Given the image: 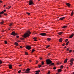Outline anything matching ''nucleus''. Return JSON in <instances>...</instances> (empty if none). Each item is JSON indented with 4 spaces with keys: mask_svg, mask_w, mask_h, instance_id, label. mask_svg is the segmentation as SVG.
I'll use <instances>...</instances> for the list:
<instances>
[{
    "mask_svg": "<svg viewBox=\"0 0 74 74\" xmlns=\"http://www.w3.org/2000/svg\"><path fill=\"white\" fill-rule=\"evenodd\" d=\"M26 49H28V50H30L31 49V47L30 46H27L26 47Z\"/></svg>",
    "mask_w": 74,
    "mask_h": 74,
    "instance_id": "nucleus-6",
    "label": "nucleus"
},
{
    "mask_svg": "<svg viewBox=\"0 0 74 74\" xmlns=\"http://www.w3.org/2000/svg\"><path fill=\"white\" fill-rule=\"evenodd\" d=\"M40 60H41V59H42V58H40Z\"/></svg>",
    "mask_w": 74,
    "mask_h": 74,
    "instance_id": "nucleus-56",
    "label": "nucleus"
},
{
    "mask_svg": "<svg viewBox=\"0 0 74 74\" xmlns=\"http://www.w3.org/2000/svg\"><path fill=\"white\" fill-rule=\"evenodd\" d=\"M69 41H68L66 43V45H68V44H69Z\"/></svg>",
    "mask_w": 74,
    "mask_h": 74,
    "instance_id": "nucleus-24",
    "label": "nucleus"
},
{
    "mask_svg": "<svg viewBox=\"0 0 74 74\" xmlns=\"http://www.w3.org/2000/svg\"><path fill=\"white\" fill-rule=\"evenodd\" d=\"M30 70V69L29 68H27V69L26 70V71H25V73H29V71Z\"/></svg>",
    "mask_w": 74,
    "mask_h": 74,
    "instance_id": "nucleus-5",
    "label": "nucleus"
},
{
    "mask_svg": "<svg viewBox=\"0 0 74 74\" xmlns=\"http://www.w3.org/2000/svg\"><path fill=\"white\" fill-rule=\"evenodd\" d=\"M12 25V23H10V25H9L10 26H11Z\"/></svg>",
    "mask_w": 74,
    "mask_h": 74,
    "instance_id": "nucleus-43",
    "label": "nucleus"
},
{
    "mask_svg": "<svg viewBox=\"0 0 74 74\" xmlns=\"http://www.w3.org/2000/svg\"><path fill=\"white\" fill-rule=\"evenodd\" d=\"M38 66V67H39V68H40V67H41V65H40Z\"/></svg>",
    "mask_w": 74,
    "mask_h": 74,
    "instance_id": "nucleus-35",
    "label": "nucleus"
},
{
    "mask_svg": "<svg viewBox=\"0 0 74 74\" xmlns=\"http://www.w3.org/2000/svg\"><path fill=\"white\" fill-rule=\"evenodd\" d=\"M2 63H3V62L0 60V64H2Z\"/></svg>",
    "mask_w": 74,
    "mask_h": 74,
    "instance_id": "nucleus-27",
    "label": "nucleus"
},
{
    "mask_svg": "<svg viewBox=\"0 0 74 74\" xmlns=\"http://www.w3.org/2000/svg\"><path fill=\"white\" fill-rule=\"evenodd\" d=\"M34 41H37V40L36 39H34Z\"/></svg>",
    "mask_w": 74,
    "mask_h": 74,
    "instance_id": "nucleus-48",
    "label": "nucleus"
},
{
    "mask_svg": "<svg viewBox=\"0 0 74 74\" xmlns=\"http://www.w3.org/2000/svg\"><path fill=\"white\" fill-rule=\"evenodd\" d=\"M67 69H69V67H67Z\"/></svg>",
    "mask_w": 74,
    "mask_h": 74,
    "instance_id": "nucleus-61",
    "label": "nucleus"
},
{
    "mask_svg": "<svg viewBox=\"0 0 74 74\" xmlns=\"http://www.w3.org/2000/svg\"><path fill=\"white\" fill-rule=\"evenodd\" d=\"M73 62H71V64H70V65L71 64V65H73Z\"/></svg>",
    "mask_w": 74,
    "mask_h": 74,
    "instance_id": "nucleus-42",
    "label": "nucleus"
},
{
    "mask_svg": "<svg viewBox=\"0 0 74 74\" xmlns=\"http://www.w3.org/2000/svg\"><path fill=\"white\" fill-rule=\"evenodd\" d=\"M14 44L16 46H18V43L17 42H15Z\"/></svg>",
    "mask_w": 74,
    "mask_h": 74,
    "instance_id": "nucleus-16",
    "label": "nucleus"
},
{
    "mask_svg": "<svg viewBox=\"0 0 74 74\" xmlns=\"http://www.w3.org/2000/svg\"><path fill=\"white\" fill-rule=\"evenodd\" d=\"M3 11H4V12H6V10H3Z\"/></svg>",
    "mask_w": 74,
    "mask_h": 74,
    "instance_id": "nucleus-53",
    "label": "nucleus"
},
{
    "mask_svg": "<svg viewBox=\"0 0 74 74\" xmlns=\"http://www.w3.org/2000/svg\"><path fill=\"white\" fill-rule=\"evenodd\" d=\"M35 72L36 73H40V71L39 70L38 71H36Z\"/></svg>",
    "mask_w": 74,
    "mask_h": 74,
    "instance_id": "nucleus-20",
    "label": "nucleus"
},
{
    "mask_svg": "<svg viewBox=\"0 0 74 74\" xmlns=\"http://www.w3.org/2000/svg\"><path fill=\"white\" fill-rule=\"evenodd\" d=\"M68 40H69V39H66L65 40V42H67V41H68Z\"/></svg>",
    "mask_w": 74,
    "mask_h": 74,
    "instance_id": "nucleus-33",
    "label": "nucleus"
},
{
    "mask_svg": "<svg viewBox=\"0 0 74 74\" xmlns=\"http://www.w3.org/2000/svg\"><path fill=\"white\" fill-rule=\"evenodd\" d=\"M69 48H67V51H69Z\"/></svg>",
    "mask_w": 74,
    "mask_h": 74,
    "instance_id": "nucleus-51",
    "label": "nucleus"
},
{
    "mask_svg": "<svg viewBox=\"0 0 74 74\" xmlns=\"http://www.w3.org/2000/svg\"><path fill=\"white\" fill-rule=\"evenodd\" d=\"M34 51H35V50L34 49H32V53H33V52H34Z\"/></svg>",
    "mask_w": 74,
    "mask_h": 74,
    "instance_id": "nucleus-22",
    "label": "nucleus"
},
{
    "mask_svg": "<svg viewBox=\"0 0 74 74\" xmlns=\"http://www.w3.org/2000/svg\"><path fill=\"white\" fill-rule=\"evenodd\" d=\"M74 61V59L72 58L70 60V62H73Z\"/></svg>",
    "mask_w": 74,
    "mask_h": 74,
    "instance_id": "nucleus-15",
    "label": "nucleus"
},
{
    "mask_svg": "<svg viewBox=\"0 0 74 74\" xmlns=\"http://www.w3.org/2000/svg\"><path fill=\"white\" fill-rule=\"evenodd\" d=\"M72 51V50H70V51H69V52L70 53V52H71Z\"/></svg>",
    "mask_w": 74,
    "mask_h": 74,
    "instance_id": "nucleus-47",
    "label": "nucleus"
},
{
    "mask_svg": "<svg viewBox=\"0 0 74 74\" xmlns=\"http://www.w3.org/2000/svg\"><path fill=\"white\" fill-rule=\"evenodd\" d=\"M4 15H5V16H7V14L6 13H4Z\"/></svg>",
    "mask_w": 74,
    "mask_h": 74,
    "instance_id": "nucleus-40",
    "label": "nucleus"
},
{
    "mask_svg": "<svg viewBox=\"0 0 74 74\" xmlns=\"http://www.w3.org/2000/svg\"><path fill=\"white\" fill-rule=\"evenodd\" d=\"M49 45H47L46 47V48H49Z\"/></svg>",
    "mask_w": 74,
    "mask_h": 74,
    "instance_id": "nucleus-29",
    "label": "nucleus"
},
{
    "mask_svg": "<svg viewBox=\"0 0 74 74\" xmlns=\"http://www.w3.org/2000/svg\"><path fill=\"white\" fill-rule=\"evenodd\" d=\"M66 5H67L68 6V7H70V6L71 5L69 3H66Z\"/></svg>",
    "mask_w": 74,
    "mask_h": 74,
    "instance_id": "nucleus-9",
    "label": "nucleus"
},
{
    "mask_svg": "<svg viewBox=\"0 0 74 74\" xmlns=\"http://www.w3.org/2000/svg\"><path fill=\"white\" fill-rule=\"evenodd\" d=\"M26 14H28V15H29L30 14V13L28 12H26Z\"/></svg>",
    "mask_w": 74,
    "mask_h": 74,
    "instance_id": "nucleus-34",
    "label": "nucleus"
},
{
    "mask_svg": "<svg viewBox=\"0 0 74 74\" xmlns=\"http://www.w3.org/2000/svg\"><path fill=\"white\" fill-rule=\"evenodd\" d=\"M73 36H74V34H73L71 35V36H69V38H71L73 37Z\"/></svg>",
    "mask_w": 74,
    "mask_h": 74,
    "instance_id": "nucleus-11",
    "label": "nucleus"
},
{
    "mask_svg": "<svg viewBox=\"0 0 74 74\" xmlns=\"http://www.w3.org/2000/svg\"><path fill=\"white\" fill-rule=\"evenodd\" d=\"M73 12H74L73 11H72V12L71 13V16H73Z\"/></svg>",
    "mask_w": 74,
    "mask_h": 74,
    "instance_id": "nucleus-25",
    "label": "nucleus"
},
{
    "mask_svg": "<svg viewBox=\"0 0 74 74\" xmlns=\"http://www.w3.org/2000/svg\"><path fill=\"white\" fill-rule=\"evenodd\" d=\"M16 38H19V36H16Z\"/></svg>",
    "mask_w": 74,
    "mask_h": 74,
    "instance_id": "nucleus-39",
    "label": "nucleus"
},
{
    "mask_svg": "<svg viewBox=\"0 0 74 74\" xmlns=\"http://www.w3.org/2000/svg\"><path fill=\"white\" fill-rule=\"evenodd\" d=\"M30 34H31V32H30L29 31H28L23 36V37H24V38H26V37H29Z\"/></svg>",
    "mask_w": 74,
    "mask_h": 74,
    "instance_id": "nucleus-1",
    "label": "nucleus"
},
{
    "mask_svg": "<svg viewBox=\"0 0 74 74\" xmlns=\"http://www.w3.org/2000/svg\"><path fill=\"white\" fill-rule=\"evenodd\" d=\"M3 23H4V21H3L1 22V25H3Z\"/></svg>",
    "mask_w": 74,
    "mask_h": 74,
    "instance_id": "nucleus-28",
    "label": "nucleus"
},
{
    "mask_svg": "<svg viewBox=\"0 0 74 74\" xmlns=\"http://www.w3.org/2000/svg\"><path fill=\"white\" fill-rule=\"evenodd\" d=\"M19 66H22V65L20 64V65H19Z\"/></svg>",
    "mask_w": 74,
    "mask_h": 74,
    "instance_id": "nucleus-57",
    "label": "nucleus"
},
{
    "mask_svg": "<svg viewBox=\"0 0 74 74\" xmlns=\"http://www.w3.org/2000/svg\"><path fill=\"white\" fill-rule=\"evenodd\" d=\"M21 40H24V38H21Z\"/></svg>",
    "mask_w": 74,
    "mask_h": 74,
    "instance_id": "nucleus-45",
    "label": "nucleus"
},
{
    "mask_svg": "<svg viewBox=\"0 0 74 74\" xmlns=\"http://www.w3.org/2000/svg\"><path fill=\"white\" fill-rule=\"evenodd\" d=\"M67 27V26L66 25L64 26L63 27H62V29H64V28H66V27Z\"/></svg>",
    "mask_w": 74,
    "mask_h": 74,
    "instance_id": "nucleus-17",
    "label": "nucleus"
},
{
    "mask_svg": "<svg viewBox=\"0 0 74 74\" xmlns=\"http://www.w3.org/2000/svg\"><path fill=\"white\" fill-rule=\"evenodd\" d=\"M3 7H5V5H4Z\"/></svg>",
    "mask_w": 74,
    "mask_h": 74,
    "instance_id": "nucleus-59",
    "label": "nucleus"
},
{
    "mask_svg": "<svg viewBox=\"0 0 74 74\" xmlns=\"http://www.w3.org/2000/svg\"><path fill=\"white\" fill-rule=\"evenodd\" d=\"M4 42L5 43V44H7V41H5Z\"/></svg>",
    "mask_w": 74,
    "mask_h": 74,
    "instance_id": "nucleus-38",
    "label": "nucleus"
},
{
    "mask_svg": "<svg viewBox=\"0 0 74 74\" xmlns=\"http://www.w3.org/2000/svg\"><path fill=\"white\" fill-rule=\"evenodd\" d=\"M63 41V39L60 38L59 39V42H62Z\"/></svg>",
    "mask_w": 74,
    "mask_h": 74,
    "instance_id": "nucleus-12",
    "label": "nucleus"
},
{
    "mask_svg": "<svg viewBox=\"0 0 74 74\" xmlns=\"http://www.w3.org/2000/svg\"><path fill=\"white\" fill-rule=\"evenodd\" d=\"M33 39H37V38L36 37H34L33 38Z\"/></svg>",
    "mask_w": 74,
    "mask_h": 74,
    "instance_id": "nucleus-41",
    "label": "nucleus"
},
{
    "mask_svg": "<svg viewBox=\"0 0 74 74\" xmlns=\"http://www.w3.org/2000/svg\"><path fill=\"white\" fill-rule=\"evenodd\" d=\"M51 40V39L50 38H49L47 39V41H50Z\"/></svg>",
    "mask_w": 74,
    "mask_h": 74,
    "instance_id": "nucleus-19",
    "label": "nucleus"
},
{
    "mask_svg": "<svg viewBox=\"0 0 74 74\" xmlns=\"http://www.w3.org/2000/svg\"><path fill=\"white\" fill-rule=\"evenodd\" d=\"M73 74H74V72H73Z\"/></svg>",
    "mask_w": 74,
    "mask_h": 74,
    "instance_id": "nucleus-62",
    "label": "nucleus"
},
{
    "mask_svg": "<svg viewBox=\"0 0 74 74\" xmlns=\"http://www.w3.org/2000/svg\"><path fill=\"white\" fill-rule=\"evenodd\" d=\"M25 53L26 55H28V53H27V52H25Z\"/></svg>",
    "mask_w": 74,
    "mask_h": 74,
    "instance_id": "nucleus-26",
    "label": "nucleus"
},
{
    "mask_svg": "<svg viewBox=\"0 0 74 74\" xmlns=\"http://www.w3.org/2000/svg\"><path fill=\"white\" fill-rule=\"evenodd\" d=\"M52 65H53V66H54L55 64H54V63H52L51 64L49 65V66H52Z\"/></svg>",
    "mask_w": 74,
    "mask_h": 74,
    "instance_id": "nucleus-18",
    "label": "nucleus"
},
{
    "mask_svg": "<svg viewBox=\"0 0 74 74\" xmlns=\"http://www.w3.org/2000/svg\"><path fill=\"white\" fill-rule=\"evenodd\" d=\"M50 73V71H48L47 73V74H49Z\"/></svg>",
    "mask_w": 74,
    "mask_h": 74,
    "instance_id": "nucleus-49",
    "label": "nucleus"
},
{
    "mask_svg": "<svg viewBox=\"0 0 74 74\" xmlns=\"http://www.w3.org/2000/svg\"><path fill=\"white\" fill-rule=\"evenodd\" d=\"M21 72V70H20L18 71V73H19Z\"/></svg>",
    "mask_w": 74,
    "mask_h": 74,
    "instance_id": "nucleus-37",
    "label": "nucleus"
},
{
    "mask_svg": "<svg viewBox=\"0 0 74 74\" xmlns=\"http://www.w3.org/2000/svg\"><path fill=\"white\" fill-rule=\"evenodd\" d=\"M11 7V6H10L8 8V10H9V9H10V8Z\"/></svg>",
    "mask_w": 74,
    "mask_h": 74,
    "instance_id": "nucleus-50",
    "label": "nucleus"
},
{
    "mask_svg": "<svg viewBox=\"0 0 74 74\" xmlns=\"http://www.w3.org/2000/svg\"><path fill=\"white\" fill-rule=\"evenodd\" d=\"M56 66H54V67L53 68V70H56Z\"/></svg>",
    "mask_w": 74,
    "mask_h": 74,
    "instance_id": "nucleus-30",
    "label": "nucleus"
},
{
    "mask_svg": "<svg viewBox=\"0 0 74 74\" xmlns=\"http://www.w3.org/2000/svg\"><path fill=\"white\" fill-rule=\"evenodd\" d=\"M10 69H12V66L11 64H9L8 65Z\"/></svg>",
    "mask_w": 74,
    "mask_h": 74,
    "instance_id": "nucleus-8",
    "label": "nucleus"
},
{
    "mask_svg": "<svg viewBox=\"0 0 74 74\" xmlns=\"http://www.w3.org/2000/svg\"><path fill=\"white\" fill-rule=\"evenodd\" d=\"M57 64H61V62H58L57 63Z\"/></svg>",
    "mask_w": 74,
    "mask_h": 74,
    "instance_id": "nucleus-31",
    "label": "nucleus"
},
{
    "mask_svg": "<svg viewBox=\"0 0 74 74\" xmlns=\"http://www.w3.org/2000/svg\"><path fill=\"white\" fill-rule=\"evenodd\" d=\"M47 34L46 33H41L40 34V35L42 36H45V35Z\"/></svg>",
    "mask_w": 74,
    "mask_h": 74,
    "instance_id": "nucleus-7",
    "label": "nucleus"
},
{
    "mask_svg": "<svg viewBox=\"0 0 74 74\" xmlns=\"http://www.w3.org/2000/svg\"><path fill=\"white\" fill-rule=\"evenodd\" d=\"M1 17V15L0 14V18Z\"/></svg>",
    "mask_w": 74,
    "mask_h": 74,
    "instance_id": "nucleus-58",
    "label": "nucleus"
},
{
    "mask_svg": "<svg viewBox=\"0 0 74 74\" xmlns=\"http://www.w3.org/2000/svg\"><path fill=\"white\" fill-rule=\"evenodd\" d=\"M20 48H23V47H22L21 46H20Z\"/></svg>",
    "mask_w": 74,
    "mask_h": 74,
    "instance_id": "nucleus-44",
    "label": "nucleus"
},
{
    "mask_svg": "<svg viewBox=\"0 0 74 74\" xmlns=\"http://www.w3.org/2000/svg\"><path fill=\"white\" fill-rule=\"evenodd\" d=\"M10 34L11 35H12V36H13L14 35H15V36H16L18 34L16 33L15 32H12Z\"/></svg>",
    "mask_w": 74,
    "mask_h": 74,
    "instance_id": "nucleus-4",
    "label": "nucleus"
},
{
    "mask_svg": "<svg viewBox=\"0 0 74 74\" xmlns=\"http://www.w3.org/2000/svg\"><path fill=\"white\" fill-rule=\"evenodd\" d=\"M64 48H66V46L65 47H64Z\"/></svg>",
    "mask_w": 74,
    "mask_h": 74,
    "instance_id": "nucleus-60",
    "label": "nucleus"
},
{
    "mask_svg": "<svg viewBox=\"0 0 74 74\" xmlns=\"http://www.w3.org/2000/svg\"><path fill=\"white\" fill-rule=\"evenodd\" d=\"M44 62L42 61V65H44Z\"/></svg>",
    "mask_w": 74,
    "mask_h": 74,
    "instance_id": "nucleus-36",
    "label": "nucleus"
},
{
    "mask_svg": "<svg viewBox=\"0 0 74 74\" xmlns=\"http://www.w3.org/2000/svg\"><path fill=\"white\" fill-rule=\"evenodd\" d=\"M50 55V54L49 53V55Z\"/></svg>",
    "mask_w": 74,
    "mask_h": 74,
    "instance_id": "nucleus-63",
    "label": "nucleus"
},
{
    "mask_svg": "<svg viewBox=\"0 0 74 74\" xmlns=\"http://www.w3.org/2000/svg\"><path fill=\"white\" fill-rule=\"evenodd\" d=\"M58 73H60L62 71V69H59L58 70Z\"/></svg>",
    "mask_w": 74,
    "mask_h": 74,
    "instance_id": "nucleus-14",
    "label": "nucleus"
},
{
    "mask_svg": "<svg viewBox=\"0 0 74 74\" xmlns=\"http://www.w3.org/2000/svg\"><path fill=\"white\" fill-rule=\"evenodd\" d=\"M62 33H63V32H59L58 34H59V35H61V34H62Z\"/></svg>",
    "mask_w": 74,
    "mask_h": 74,
    "instance_id": "nucleus-21",
    "label": "nucleus"
},
{
    "mask_svg": "<svg viewBox=\"0 0 74 74\" xmlns=\"http://www.w3.org/2000/svg\"><path fill=\"white\" fill-rule=\"evenodd\" d=\"M56 74H58V73H56Z\"/></svg>",
    "mask_w": 74,
    "mask_h": 74,
    "instance_id": "nucleus-64",
    "label": "nucleus"
},
{
    "mask_svg": "<svg viewBox=\"0 0 74 74\" xmlns=\"http://www.w3.org/2000/svg\"><path fill=\"white\" fill-rule=\"evenodd\" d=\"M62 45H63V46H64V45H65V43H63Z\"/></svg>",
    "mask_w": 74,
    "mask_h": 74,
    "instance_id": "nucleus-46",
    "label": "nucleus"
},
{
    "mask_svg": "<svg viewBox=\"0 0 74 74\" xmlns=\"http://www.w3.org/2000/svg\"><path fill=\"white\" fill-rule=\"evenodd\" d=\"M23 71H25V69H24L23 70Z\"/></svg>",
    "mask_w": 74,
    "mask_h": 74,
    "instance_id": "nucleus-54",
    "label": "nucleus"
},
{
    "mask_svg": "<svg viewBox=\"0 0 74 74\" xmlns=\"http://www.w3.org/2000/svg\"><path fill=\"white\" fill-rule=\"evenodd\" d=\"M63 66L61 65V69H63Z\"/></svg>",
    "mask_w": 74,
    "mask_h": 74,
    "instance_id": "nucleus-32",
    "label": "nucleus"
},
{
    "mask_svg": "<svg viewBox=\"0 0 74 74\" xmlns=\"http://www.w3.org/2000/svg\"><path fill=\"white\" fill-rule=\"evenodd\" d=\"M3 14H4V11H2L0 13V14H1V15Z\"/></svg>",
    "mask_w": 74,
    "mask_h": 74,
    "instance_id": "nucleus-23",
    "label": "nucleus"
},
{
    "mask_svg": "<svg viewBox=\"0 0 74 74\" xmlns=\"http://www.w3.org/2000/svg\"><path fill=\"white\" fill-rule=\"evenodd\" d=\"M46 63L47 64L49 65L52 63V61L49 59H47L46 60Z\"/></svg>",
    "mask_w": 74,
    "mask_h": 74,
    "instance_id": "nucleus-3",
    "label": "nucleus"
},
{
    "mask_svg": "<svg viewBox=\"0 0 74 74\" xmlns=\"http://www.w3.org/2000/svg\"><path fill=\"white\" fill-rule=\"evenodd\" d=\"M67 60H68L67 59H65L64 61V63H67Z\"/></svg>",
    "mask_w": 74,
    "mask_h": 74,
    "instance_id": "nucleus-13",
    "label": "nucleus"
},
{
    "mask_svg": "<svg viewBox=\"0 0 74 74\" xmlns=\"http://www.w3.org/2000/svg\"><path fill=\"white\" fill-rule=\"evenodd\" d=\"M29 4V5H34V1L33 0H31L28 1Z\"/></svg>",
    "mask_w": 74,
    "mask_h": 74,
    "instance_id": "nucleus-2",
    "label": "nucleus"
},
{
    "mask_svg": "<svg viewBox=\"0 0 74 74\" xmlns=\"http://www.w3.org/2000/svg\"><path fill=\"white\" fill-rule=\"evenodd\" d=\"M38 61L37 60L36 62V63H38Z\"/></svg>",
    "mask_w": 74,
    "mask_h": 74,
    "instance_id": "nucleus-55",
    "label": "nucleus"
},
{
    "mask_svg": "<svg viewBox=\"0 0 74 74\" xmlns=\"http://www.w3.org/2000/svg\"><path fill=\"white\" fill-rule=\"evenodd\" d=\"M65 18V17H62V18H60L59 19V20H61L62 21H63V19H64Z\"/></svg>",
    "mask_w": 74,
    "mask_h": 74,
    "instance_id": "nucleus-10",
    "label": "nucleus"
},
{
    "mask_svg": "<svg viewBox=\"0 0 74 74\" xmlns=\"http://www.w3.org/2000/svg\"><path fill=\"white\" fill-rule=\"evenodd\" d=\"M0 3H3V1H0Z\"/></svg>",
    "mask_w": 74,
    "mask_h": 74,
    "instance_id": "nucleus-52",
    "label": "nucleus"
}]
</instances>
